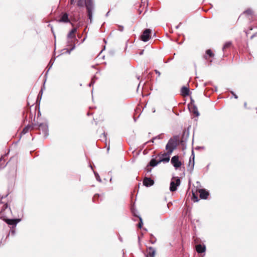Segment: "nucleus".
<instances>
[{"label": "nucleus", "instance_id": "obj_19", "mask_svg": "<svg viewBox=\"0 0 257 257\" xmlns=\"http://www.w3.org/2000/svg\"><path fill=\"white\" fill-rule=\"evenodd\" d=\"M189 110L190 112L195 114L196 116H198L199 115V113L198 111L197 107L195 104H193V105L192 106L191 110Z\"/></svg>", "mask_w": 257, "mask_h": 257}, {"label": "nucleus", "instance_id": "obj_40", "mask_svg": "<svg viewBox=\"0 0 257 257\" xmlns=\"http://www.w3.org/2000/svg\"><path fill=\"white\" fill-rule=\"evenodd\" d=\"M155 140V138H153L152 140L149 141L148 142H146L145 145H146L147 143H153L154 142V141Z\"/></svg>", "mask_w": 257, "mask_h": 257}, {"label": "nucleus", "instance_id": "obj_38", "mask_svg": "<svg viewBox=\"0 0 257 257\" xmlns=\"http://www.w3.org/2000/svg\"><path fill=\"white\" fill-rule=\"evenodd\" d=\"M230 92H231V94L234 96V98H235V99L238 98L237 95L233 91H231Z\"/></svg>", "mask_w": 257, "mask_h": 257}, {"label": "nucleus", "instance_id": "obj_55", "mask_svg": "<svg viewBox=\"0 0 257 257\" xmlns=\"http://www.w3.org/2000/svg\"><path fill=\"white\" fill-rule=\"evenodd\" d=\"M86 28H87V27L85 28V29H84V32H85V31Z\"/></svg>", "mask_w": 257, "mask_h": 257}, {"label": "nucleus", "instance_id": "obj_15", "mask_svg": "<svg viewBox=\"0 0 257 257\" xmlns=\"http://www.w3.org/2000/svg\"><path fill=\"white\" fill-rule=\"evenodd\" d=\"M77 31V29L76 28H74L72 29L70 32L67 35V39H74V40H76V36L75 35V33Z\"/></svg>", "mask_w": 257, "mask_h": 257}, {"label": "nucleus", "instance_id": "obj_37", "mask_svg": "<svg viewBox=\"0 0 257 257\" xmlns=\"http://www.w3.org/2000/svg\"><path fill=\"white\" fill-rule=\"evenodd\" d=\"M154 138H155V140L156 139H162V134H160L159 135H158L156 137H155Z\"/></svg>", "mask_w": 257, "mask_h": 257}, {"label": "nucleus", "instance_id": "obj_35", "mask_svg": "<svg viewBox=\"0 0 257 257\" xmlns=\"http://www.w3.org/2000/svg\"><path fill=\"white\" fill-rule=\"evenodd\" d=\"M192 200L195 202H198L199 201L198 196L196 195H195V193H193Z\"/></svg>", "mask_w": 257, "mask_h": 257}, {"label": "nucleus", "instance_id": "obj_34", "mask_svg": "<svg viewBox=\"0 0 257 257\" xmlns=\"http://www.w3.org/2000/svg\"><path fill=\"white\" fill-rule=\"evenodd\" d=\"M131 211L134 216L138 217V216H139V215H137V213H138L137 210L136 209H135L134 208L132 207L131 208Z\"/></svg>", "mask_w": 257, "mask_h": 257}, {"label": "nucleus", "instance_id": "obj_28", "mask_svg": "<svg viewBox=\"0 0 257 257\" xmlns=\"http://www.w3.org/2000/svg\"><path fill=\"white\" fill-rule=\"evenodd\" d=\"M55 59V58L54 60H53V58H52L50 60V61L48 64V66L49 67V68L48 70H47V71L46 72L45 75H47L48 71L51 69V68L52 67Z\"/></svg>", "mask_w": 257, "mask_h": 257}, {"label": "nucleus", "instance_id": "obj_41", "mask_svg": "<svg viewBox=\"0 0 257 257\" xmlns=\"http://www.w3.org/2000/svg\"><path fill=\"white\" fill-rule=\"evenodd\" d=\"M118 30L120 32H122L123 31V27L122 26H118Z\"/></svg>", "mask_w": 257, "mask_h": 257}, {"label": "nucleus", "instance_id": "obj_29", "mask_svg": "<svg viewBox=\"0 0 257 257\" xmlns=\"http://www.w3.org/2000/svg\"><path fill=\"white\" fill-rule=\"evenodd\" d=\"M93 173H94V174L95 175V177L96 178V179L97 180V181H98V182H102V180L98 174V173L94 171H93Z\"/></svg>", "mask_w": 257, "mask_h": 257}, {"label": "nucleus", "instance_id": "obj_47", "mask_svg": "<svg viewBox=\"0 0 257 257\" xmlns=\"http://www.w3.org/2000/svg\"><path fill=\"white\" fill-rule=\"evenodd\" d=\"M246 105H247L246 102H244V107H246Z\"/></svg>", "mask_w": 257, "mask_h": 257}, {"label": "nucleus", "instance_id": "obj_11", "mask_svg": "<svg viewBox=\"0 0 257 257\" xmlns=\"http://www.w3.org/2000/svg\"><path fill=\"white\" fill-rule=\"evenodd\" d=\"M156 252V249L153 247L150 246L147 249V253L146 254V257H154Z\"/></svg>", "mask_w": 257, "mask_h": 257}, {"label": "nucleus", "instance_id": "obj_22", "mask_svg": "<svg viewBox=\"0 0 257 257\" xmlns=\"http://www.w3.org/2000/svg\"><path fill=\"white\" fill-rule=\"evenodd\" d=\"M231 42L230 41L226 42L222 47V51H224L225 49L229 48L231 45Z\"/></svg>", "mask_w": 257, "mask_h": 257}, {"label": "nucleus", "instance_id": "obj_58", "mask_svg": "<svg viewBox=\"0 0 257 257\" xmlns=\"http://www.w3.org/2000/svg\"><path fill=\"white\" fill-rule=\"evenodd\" d=\"M153 112H155V110H154L153 111Z\"/></svg>", "mask_w": 257, "mask_h": 257}, {"label": "nucleus", "instance_id": "obj_45", "mask_svg": "<svg viewBox=\"0 0 257 257\" xmlns=\"http://www.w3.org/2000/svg\"><path fill=\"white\" fill-rule=\"evenodd\" d=\"M75 0H70V4L71 5H73L74 3Z\"/></svg>", "mask_w": 257, "mask_h": 257}, {"label": "nucleus", "instance_id": "obj_32", "mask_svg": "<svg viewBox=\"0 0 257 257\" xmlns=\"http://www.w3.org/2000/svg\"><path fill=\"white\" fill-rule=\"evenodd\" d=\"M75 44H73L72 45V47L70 49H66V53L70 54L71 53V52L72 50H73L74 49H75Z\"/></svg>", "mask_w": 257, "mask_h": 257}, {"label": "nucleus", "instance_id": "obj_53", "mask_svg": "<svg viewBox=\"0 0 257 257\" xmlns=\"http://www.w3.org/2000/svg\"><path fill=\"white\" fill-rule=\"evenodd\" d=\"M109 147H108L107 148V151H109Z\"/></svg>", "mask_w": 257, "mask_h": 257}, {"label": "nucleus", "instance_id": "obj_43", "mask_svg": "<svg viewBox=\"0 0 257 257\" xmlns=\"http://www.w3.org/2000/svg\"><path fill=\"white\" fill-rule=\"evenodd\" d=\"M181 25L182 23H180L177 26H176V29H178Z\"/></svg>", "mask_w": 257, "mask_h": 257}, {"label": "nucleus", "instance_id": "obj_18", "mask_svg": "<svg viewBox=\"0 0 257 257\" xmlns=\"http://www.w3.org/2000/svg\"><path fill=\"white\" fill-rule=\"evenodd\" d=\"M161 162H160V160L158 161H157V160L155 159H152L149 164H148V167H156L159 164H160Z\"/></svg>", "mask_w": 257, "mask_h": 257}, {"label": "nucleus", "instance_id": "obj_54", "mask_svg": "<svg viewBox=\"0 0 257 257\" xmlns=\"http://www.w3.org/2000/svg\"><path fill=\"white\" fill-rule=\"evenodd\" d=\"M89 166H90V167H91V168L92 169H93L92 166H91V165H90Z\"/></svg>", "mask_w": 257, "mask_h": 257}, {"label": "nucleus", "instance_id": "obj_6", "mask_svg": "<svg viewBox=\"0 0 257 257\" xmlns=\"http://www.w3.org/2000/svg\"><path fill=\"white\" fill-rule=\"evenodd\" d=\"M171 163L176 169L179 168L182 165V163L179 160L178 156H173L171 160Z\"/></svg>", "mask_w": 257, "mask_h": 257}, {"label": "nucleus", "instance_id": "obj_2", "mask_svg": "<svg viewBox=\"0 0 257 257\" xmlns=\"http://www.w3.org/2000/svg\"><path fill=\"white\" fill-rule=\"evenodd\" d=\"M177 140L171 138L166 146V149L169 152V154H172L173 150L177 147Z\"/></svg>", "mask_w": 257, "mask_h": 257}, {"label": "nucleus", "instance_id": "obj_21", "mask_svg": "<svg viewBox=\"0 0 257 257\" xmlns=\"http://www.w3.org/2000/svg\"><path fill=\"white\" fill-rule=\"evenodd\" d=\"M87 12L88 19L90 20V23H91L92 22L93 10H87Z\"/></svg>", "mask_w": 257, "mask_h": 257}, {"label": "nucleus", "instance_id": "obj_31", "mask_svg": "<svg viewBox=\"0 0 257 257\" xmlns=\"http://www.w3.org/2000/svg\"><path fill=\"white\" fill-rule=\"evenodd\" d=\"M138 218H139L140 222L138 224V227L139 228H141L143 225V219L141 216H138Z\"/></svg>", "mask_w": 257, "mask_h": 257}, {"label": "nucleus", "instance_id": "obj_59", "mask_svg": "<svg viewBox=\"0 0 257 257\" xmlns=\"http://www.w3.org/2000/svg\"><path fill=\"white\" fill-rule=\"evenodd\" d=\"M6 166V165H5L3 167V168H5V167Z\"/></svg>", "mask_w": 257, "mask_h": 257}, {"label": "nucleus", "instance_id": "obj_57", "mask_svg": "<svg viewBox=\"0 0 257 257\" xmlns=\"http://www.w3.org/2000/svg\"><path fill=\"white\" fill-rule=\"evenodd\" d=\"M134 120H135V121H136V119L135 118H134Z\"/></svg>", "mask_w": 257, "mask_h": 257}, {"label": "nucleus", "instance_id": "obj_17", "mask_svg": "<svg viewBox=\"0 0 257 257\" xmlns=\"http://www.w3.org/2000/svg\"><path fill=\"white\" fill-rule=\"evenodd\" d=\"M190 90L188 87L185 86H183L181 89V92L183 96H186L189 95Z\"/></svg>", "mask_w": 257, "mask_h": 257}, {"label": "nucleus", "instance_id": "obj_26", "mask_svg": "<svg viewBox=\"0 0 257 257\" xmlns=\"http://www.w3.org/2000/svg\"><path fill=\"white\" fill-rule=\"evenodd\" d=\"M97 79H98V78L95 75H94L91 79V81L90 83L88 84V86L91 87V86L93 85L95 81Z\"/></svg>", "mask_w": 257, "mask_h": 257}, {"label": "nucleus", "instance_id": "obj_20", "mask_svg": "<svg viewBox=\"0 0 257 257\" xmlns=\"http://www.w3.org/2000/svg\"><path fill=\"white\" fill-rule=\"evenodd\" d=\"M214 54L212 53L211 50L208 49L206 51V54L204 55L203 57L205 59H207V56H208L210 57H213L214 56Z\"/></svg>", "mask_w": 257, "mask_h": 257}, {"label": "nucleus", "instance_id": "obj_27", "mask_svg": "<svg viewBox=\"0 0 257 257\" xmlns=\"http://www.w3.org/2000/svg\"><path fill=\"white\" fill-rule=\"evenodd\" d=\"M243 14L247 16L252 15H253V11L251 9H248L243 12Z\"/></svg>", "mask_w": 257, "mask_h": 257}, {"label": "nucleus", "instance_id": "obj_51", "mask_svg": "<svg viewBox=\"0 0 257 257\" xmlns=\"http://www.w3.org/2000/svg\"><path fill=\"white\" fill-rule=\"evenodd\" d=\"M85 39H86V38H84L83 39V40H82V42H83L85 41Z\"/></svg>", "mask_w": 257, "mask_h": 257}, {"label": "nucleus", "instance_id": "obj_36", "mask_svg": "<svg viewBox=\"0 0 257 257\" xmlns=\"http://www.w3.org/2000/svg\"><path fill=\"white\" fill-rule=\"evenodd\" d=\"M15 233H16V231H15V229H14V228H13L12 229H11L10 234H11L12 235H15Z\"/></svg>", "mask_w": 257, "mask_h": 257}, {"label": "nucleus", "instance_id": "obj_52", "mask_svg": "<svg viewBox=\"0 0 257 257\" xmlns=\"http://www.w3.org/2000/svg\"><path fill=\"white\" fill-rule=\"evenodd\" d=\"M254 36V35H252V36H251V39L253 38V37Z\"/></svg>", "mask_w": 257, "mask_h": 257}, {"label": "nucleus", "instance_id": "obj_50", "mask_svg": "<svg viewBox=\"0 0 257 257\" xmlns=\"http://www.w3.org/2000/svg\"><path fill=\"white\" fill-rule=\"evenodd\" d=\"M103 134V135H104V138H105V137H106V136H105V133H104Z\"/></svg>", "mask_w": 257, "mask_h": 257}, {"label": "nucleus", "instance_id": "obj_12", "mask_svg": "<svg viewBox=\"0 0 257 257\" xmlns=\"http://www.w3.org/2000/svg\"><path fill=\"white\" fill-rule=\"evenodd\" d=\"M171 154H169V152L167 151L166 153H165L162 155L161 158L160 159V162H164V163H168L170 161V155Z\"/></svg>", "mask_w": 257, "mask_h": 257}, {"label": "nucleus", "instance_id": "obj_30", "mask_svg": "<svg viewBox=\"0 0 257 257\" xmlns=\"http://www.w3.org/2000/svg\"><path fill=\"white\" fill-rule=\"evenodd\" d=\"M193 104H195V101L192 98H191V101L188 104V107L189 110H191L192 106H193Z\"/></svg>", "mask_w": 257, "mask_h": 257}, {"label": "nucleus", "instance_id": "obj_16", "mask_svg": "<svg viewBox=\"0 0 257 257\" xmlns=\"http://www.w3.org/2000/svg\"><path fill=\"white\" fill-rule=\"evenodd\" d=\"M37 124L35 123L34 124H33V125H30V124H28L27 125H26L23 130V131H22L21 133V135H25L26 134V133H27L29 130L32 128V129H34V126L36 125ZM21 138V136H20V139Z\"/></svg>", "mask_w": 257, "mask_h": 257}, {"label": "nucleus", "instance_id": "obj_9", "mask_svg": "<svg viewBox=\"0 0 257 257\" xmlns=\"http://www.w3.org/2000/svg\"><path fill=\"white\" fill-rule=\"evenodd\" d=\"M200 197L202 199H206L209 195V193L205 189H200L198 190Z\"/></svg>", "mask_w": 257, "mask_h": 257}, {"label": "nucleus", "instance_id": "obj_5", "mask_svg": "<svg viewBox=\"0 0 257 257\" xmlns=\"http://www.w3.org/2000/svg\"><path fill=\"white\" fill-rule=\"evenodd\" d=\"M180 184V179L178 177H175L174 180H172L170 183V190L171 192L175 191L177 188Z\"/></svg>", "mask_w": 257, "mask_h": 257}, {"label": "nucleus", "instance_id": "obj_8", "mask_svg": "<svg viewBox=\"0 0 257 257\" xmlns=\"http://www.w3.org/2000/svg\"><path fill=\"white\" fill-rule=\"evenodd\" d=\"M143 185L147 187L153 186L154 184V181L150 177H145L143 180Z\"/></svg>", "mask_w": 257, "mask_h": 257}, {"label": "nucleus", "instance_id": "obj_23", "mask_svg": "<svg viewBox=\"0 0 257 257\" xmlns=\"http://www.w3.org/2000/svg\"><path fill=\"white\" fill-rule=\"evenodd\" d=\"M75 40H74V39H67V46H71L72 47L73 44H75Z\"/></svg>", "mask_w": 257, "mask_h": 257}, {"label": "nucleus", "instance_id": "obj_25", "mask_svg": "<svg viewBox=\"0 0 257 257\" xmlns=\"http://www.w3.org/2000/svg\"><path fill=\"white\" fill-rule=\"evenodd\" d=\"M86 0H78L77 5L79 7H83L85 5Z\"/></svg>", "mask_w": 257, "mask_h": 257}, {"label": "nucleus", "instance_id": "obj_56", "mask_svg": "<svg viewBox=\"0 0 257 257\" xmlns=\"http://www.w3.org/2000/svg\"><path fill=\"white\" fill-rule=\"evenodd\" d=\"M140 79V76L138 77V79Z\"/></svg>", "mask_w": 257, "mask_h": 257}, {"label": "nucleus", "instance_id": "obj_39", "mask_svg": "<svg viewBox=\"0 0 257 257\" xmlns=\"http://www.w3.org/2000/svg\"><path fill=\"white\" fill-rule=\"evenodd\" d=\"M149 167H148V165H147V167L145 168V169L147 171V173H150L151 172V171H152V169L151 168H150Z\"/></svg>", "mask_w": 257, "mask_h": 257}, {"label": "nucleus", "instance_id": "obj_10", "mask_svg": "<svg viewBox=\"0 0 257 257\" xmlns=\"http://www.w3.org/2000/svg\"><path fill=\"white\" fill-rule=\"evenodd\" d=\"M60 23H69L68 15L66 13H62L60 19L58 21Z\"/></svg>", "mask_w": 257, "mask_h": 257}, {"label": "nucleus", "instance_id": "obj_46", "mask_svg": "<svg viewBox=\"0 0 257 257\" xmlns=\"http://www.w3.org/2000/svg\"><path fill=\"white\" fill-rule=\"evenodd\" d=\"M51 31H52V32L53 33H54V32H53V28H51ZM54 34V38H55H55H56V36H55V34Z\"/></svg>", "mask_w": 257, "mask_h": 257}, {"label": "nucleus", "instance_id": "obj_48", "mask_svg": "<svg viewBox=\"0 0 257 257\" xmlns=\"http://www.w3.org/2000/svg\"><path fill=\"white\" fill-rule=\"evenodd\" d=\"M155 241H156L155 240V241H151V243H152V244H154V243L155 242Z\"/></svg>", "mask_w": 257, "mask_h": 257}, {"label": "nucleus", "instance_id": "obj_42", "mask_svg": "<svg viewBox=\"0 0 257 257\" xmlns=\"http://www.w3.org/2000/svg\"><path fill=\"white\" fill-rule=\"evenodd\" d=\"M155 73L158 74V76H160L161 75V73L158 70H155Z\"/></svg>", "mask_w": 257, "mask_h": 257}, {"label": "nucleus", "instance_id": "obj_49", "mask_svg": "<svg viewBox=\"0 0 257 257\" xmlns=\"http://www.w3.org/2000/svg\"><path fill=\"white\" fill-rule=\"evenodd\" d=\"M109 13V12H108L106 13V16H108Z\"/></svg>", "mask_w": 257, "mask_h": 257}, {"label": "nucleus", "instance_id": "obj_4", "mask_svg": "<svg viewBox=\"0 0 257 257\" xmlns=\"http://www.w3.org/2000/svg\"><path fill=\"white\" fill-rule=\"evenodd\" d=\"M152 30L150 29H146L141 36V39L143 42H148L151 38Z\"/></svg>", "mask_w": 257, "mask_h": 257}, {"label": "nucleus", "instance_id": "obj_13", "mask_svg": "<svg viewBox=\"0 0 257 257\" xmlns=\"http://www.w3.org/2000/svg\"><path fill=\"white\" fill-rule=\"evenodd\" d=\"M196 251L198 253H203L206 250V246L204 244H203V245H202L201 244H197L196 246Z\"/></svg>", "mask_w": 257, "mask_h": 257}, {"label": "nucleus", "instance_id": "obj_33", "mask_svg": "<svg viewBox=\"0 0 257 257\" xmlns=\"http://www.w3.org/2000/svg\"><path fill=\"white\" fill-rule=\"evenodd\" d=\"M100 196V195L99 194H95L93 197V201L94 202H96L98 200V198Z\"/></svg>", "mask_w": 257, "mask_h": 257}, {"label": "nucleus", "instance_id": "obj_1", "mask_svg": "<svg viewBox=\"0 0 257 257\" xmlns=\"http://www.w3.org/2000/svg\"><path fill=\"white\" fill-rule=\"evenodd\" d=\"M9 195V193L5 196H0V218L3 219L8 224L12 225V228L16 227L17 224L21 221V219H9L7 218L5 211L6 210L11 211V208L9 206L8 203H5L2 201L3 198H6Z\"/></svg>", "mask_w": 257, "mask_h": 257}, {"label": "nucleus", "instance_id": "obj_3", "mask_svg": "<svg viewBox=\"0 0 257 257\" xmlns=\"http://www.w3.org/2000/svg\"><path fill=\"white\" fill-rule=\"evenodd\" d=\"M38 129L42 131V133L44 134V137L45 139L47 138L49 136V129L48 123H40L38 124Z\"/></svg>", "mask_w": 257, "mask_h": 257}, {"label": "nucleus", "instance_id": "obj_7", "mask_svg": "<svg viewBox=\"0 0 257 257\" xmlns=\"http://www.w3.org/2000/svg\"><path fill=\"white\" fill-rule=\"evenodd\" d=\"M194 167V153L193 150L192 151L191 157L190 158L189 164L187 166V171L190 173H192Z\"/></svg>", "mask_w": 257, "mask_h": 257}, {"label": "nucleus", "instance_id": "obj_44", "mask_svg": "<svg viewBox=\"0 0 257 257\" xmlns=\"http://www.w3.org/2000/svg\"><path fill=\"white\" fill-rule=\"evenodd\" d=\"M144 50H141V52H140L139 54H140V55H143V53H144Z\"/></svg>", "mask_w": 257, "mask_h": 257}, {"label": "nucleus", "instance_id": "obj_14", "mask_svg": "<svg viewBox=\"0 0 257 257\" xmlns=\"http://www.w3.org/2000/svg\"><path fill=\"white\" fill-rule=\"evenodd\" d=\"M87 10H93L94 4L92 0L85 1V5Z\"/></svg>", "mask_w": 257, "mask_h": 257}, {"label": "nucleus", "instance_id": "obj_24", "mask_svg": "<svg viewBox=\"0 0 257 257\" xmlns=\"http://www.w3.org/2000/svg\"><path fill=\"white\" fill-rule=\"evenodd\" d=\"M43 93V89L42 88L40 91L37 98V102H39L40 103Z\"/></svg>", "mask_w": 257, "mask_h": 257}]
</instances>
